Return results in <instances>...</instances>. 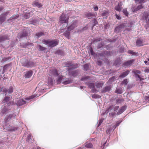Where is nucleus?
<instances>
[{
  "label": "nucleus",
  "instance_id": "nucleus-16",
  "mask_svg": "<svg viewBox=\"0 0 149 149\" xmlns=\"http://www.w3.org/2000/svg\"><path fill=\"white\" fill-rule=\"evenodd\" d=\"M8 111V110L6 107L5 106L2 107L1 110V112L0 113V114L1 116H3V115L6 114Z\"/></svg>",
  "mask_w": 149,
  "mask_h": 149
},
{
  "label": "nucleus",
  "instance_id": "nucleus-9",
  "mask_svg": "<svg viewBox=\"0 0 149 149\" xmlns=\"http://www.w3.org/2000/svg\"><path fill=\"white\" fill-rule=\"evenodd\" d=\"M111 85L106 86L101 90V92L102 93H104L106 92H109L111 90Z\"/></svg>",
  "mask_w": 149,
  "mask_h": 149
},
{
  "label": "nucleus",
  "instance_id": "nucleus-27",
  "mask_svg": "<svg viewBox=\"0 0 149 149\" xmlns=\"http://www.w3.org/2000/svg\"><path fill=\"white\" fill-rule=\"evenodd\" d=\"M33 6H36L38 8H40L42 6V5L39 2L36 1H35L33 3Z\"/></svg>",
  "mask_w": 149,
  "mask_h": 149
},
{
  "label": "nucleus",
  "instance_id": "nucleus-15",
  "mask_svg": "<svg viewBox=\"0 0 149 149\" xmlns=\"http://www.w3.org/2000/svg\"><path fill=\"white\" fill-rule=\"evenodd\" d=\"M109 13V12L108 10H104L103 12L101 14V15L102 16L104 17V19H107Z\"/></svg>",
  "mask_w": 149,
  "mask_h": 149
},
{
  "label": "nucleus",
  "instance_id": "nucleus-23",
  "mask_svg": "<svg viewBox=\"0 0 149 149\" xmlns=\"http://www.w3.org/2000/svg\"><path fill=\"white\" fill-rule=\"evenodd\" d=\"M110 51H105L101 53H99V55L100 56L103 57L105 56V55H108V54L110 55Z\"/></svg>",
  "mask_w": 149,
  "mask_h": 149
},
{
  "label": "nucleus",
  "instance_id": "nucleus-33",
  "mask_svg": "<svg viewBox=\"0 0 149 149\" xmlns=\"http://www.w3.org/2000/svg\"><path fill=\"white\" fill-rule=\"evenodd\" d=\"M52 74L54 76L57 77L58 75L59 74L57 70L56 69H54L52 71Z\"/></svg>",
  "mask_w": 149,
  "mask_h": 149
},
{
  "label": "nucleus",
  "instance_id": "nucleus-47",
  "mask_svg": "<svg viewBox=\"0 0 149 149\" xmlns=\"http://www.w3.org/2000/svg\"><path fill=\"white\" fill-rule=\"evenodd\" d=\"M121 29L118 27V26H116L114 29V32L118 33L120 32Z\"/></svg>",
  "mask_w": 149,
  "mask_h": 149
},
{
  "label": "nucleus",
  "instance_id": "nucleus-24",
  "mask_svg": "<svg viewBox=\"0 0 149 149\" xmlns=\"http://www.w3.org/2000/svg\"><path fill=\"white\" fill-rule=\"evenodd\" d=\"M71 31L67 28V30L64 33L63 35L67 38L69 39Z\"/></svg>",
  "mask_w": 149,
  "mask_h": 149
},
{
  "label": "nucleus",
  "instance_id": "nucleus-8",
  "mask_svg": "<svg viewBox=\"0 0 149 149\" xmlns=\"http://www.w3.org/2000/svg\"><path fill=\"white\" fill-rule=\"evenodd\" d=\"M29 34L28 31H23L20 32L18 35V38H23L27 37Z\"/></svg>",
  "mask_w": 149,
  "mask_h": 149
},
{
  "label": "nucleus",
  "instance_id": "nucleus-43",
  "mask_svg": "<svg viewBox=\"0 0 149 149\" xmlns=\"http://www.w3.org/2000/svg\"><path fill=\"white\" fill-rule=\"evenodd\" d=\"M63 79L62 77H61L60 76L58 77L57 80V82L58 84L60 83L61 81L62 82Z\"/></svg>",
  "mask_w": 149,
  "mask_h": 149
},
{
  "label": "nucleus",
  "instance_id": "nucleus-41",
  "mask_svg": "<svg viewBox=\"0 0 149 149\" xmlns=\"http://www.w3.org/2000/svg\"><path fill=\"white\" fill-rule=\"evenodd\" d=\"M44 33L42 32H38L36 34V36L37 37V38H39L41 36H43Z\"/></svg>",
  "mask_w": 149,
  "mask_h": 149
},
{
  "label": "nucleus",
  "instance_id": "nucleus-13",
  "mask_svg": "<svg viewBox=\"0 0 149 149\" xmlns=\"http://www.w3.org/2000/svg\"><path fill=\"white\" fill-rule=\"evenodd\" d=\"M89 87L92 89V91L93 93H96L97 92V90L95 88L94 83H91L86 84Z\"/></svg>",
  "mask_w": 149,
  "mask_h": 149
},
{
  "label": "nucleus",
  "instance_id": "nucleus-54",
  "mask_svg": "<svg viewBox=\"0 0 149 149\" xmlns=\"http://www.w3.org/2000/svg\"><path fill=\"white\" fill-rule=\"evenodd\" d=\"M115 9L117 11L120 12V11H121V8H120L119 6H118V5L116 6L115 8Z\"/></svg>",
  "mask_w": 149,
  "mask_h": 149
},
{
  "label": "nucleus",
  "instance_id": "nucleus-21",
  "mask_svg": "<svg viewBox=\"0 0 149 149\" xmlns=\"http://www.w3.org/2000/svg\"><path fill=\"white\" fill-rule=\"evenodd\" d=\"M19 16V15H14L11 17L8 20V21L12 22L15 21L16 19H17Z\"/></svg>",
  "mask_w": 149,
  "mask_h": 149
},
{
  "label": "nucleus",
  "instance_id": "nucleus-3",
  "mask_svg": "<svg viewBox=\"0 0 149 149\" xmlns=\"http://www.w3.org/2000/svg\"><path fill=\"white\" fill-rule=\"evenodd\" d=\"M68 17H67L65 14L63 13L60 16L59 22L61 24L63 23H66L67 26L68 23Z\"/></svg>",
  "mask_w": 149,
  "mask_h": 149
},
{
  "label": "nucleus",
  "instance_id": "nucleus-18",
  "mask_svg": "<svg viewBox=\"0 0 149 149\" xmlns=\"http://www.w3.org/2000/svg\"><path fill=\"white\" fill-rule=\"evenodd\" d=\"M126 109V107L124 106L121 107L117 113V114L119 115L123 113Z\"/></svg>",
  "mask_w": 149,
  "mask_h": 149
},
{
  "label": "nucleus",
  "instance_id": "nucleus-35",
  "mask_svg": "<svg viewBox=\"0 0 149 149\" xmlns=\"http://www.w3.org/2000/svg\"><path fill=\"white\" fill-rule=\"evenodd\" d=\"M18 129V128L15 127H11L8 129V130L10 132L15 131L17 130Z\"/></svg>",
  "mask_w": 149,
  "mask_h": 149
},
{
  "label": "nucleus",
  "instance_id": "nucleus-56",
  "mask_svg": "<svg viewBox=\"0 0 149 149\" xmlns=\"http://www.w3.org/2000/svg\"><path fill=\"white\" fill-rule=\"evenodd\" d=\"M10 58V57L4 58L2 59V61L3 62H5L9 60Z\"/></svg>",
  "mask_w": 149,
  "mask_h": 149
},
{
  "label": "nucleus",
  "instance_id": "nucleus-59",
  "mask_svg": "<svg viewBox=\"0 0 149 149\" xmlns=\"http://www.w3.org/2000/svg\"><path fill=\"white\" fill-rule=\"evenodd\" d=\"M30 23L34 25H36V20L35 19L32 20L30 21Z\"/></svg>",
  "mask_w": 149,
  "mask_h": 149
},
{
  "label": "nucleus",
  "instance_id": "nucleus-12",
  "mask_svg": "<svg viewBox=\"0 0 149 149\" xmlns=\"http://www.w3.org/2000/svg\"><path fill=\"white\" fill-rule=\"evenodd\" d=\"M72 80L71 79L65 78L63 79L62 83L64 85L69 84L72 82Z\"/></svg>",
  "mask_w": 149,
  "mask_h": 149
},
{
  "label": "nucleus",
  "instance_id": "nucleus-14",
  "mask_svg": "<svg viewBox=\"0 0 149 149\" xmlns=\"http://www.w3.org/2000/svg\"><path fill=\"white\" fill-rule=\"evenodd\" d=\"M68 72L69 75H71L73 77H75L77 76L79 72L78 70H76L72 71H70V70Z\"/></svg>",
  "mask_w": 149,
  "mask_h": 149
},
{
  "label": "nucleus",
  "instance_id": "nucleus-51",
  "mask_svg": "<svg viewBox=\"0 0 149 149\" xmlns=\"http://www.w3.org/2000/svg\"><path fill=\"white\" fill-rule=\"evenodd\" d=\"M85 146L87 148H91L93 146V145L91 143H88L86 144Z\"/></svg>",
  "mask_w": 149,
  "mask_h": 149
},
{
  "label": "nucleus",
  "instance_id": "nucleus-26",
  "mask_svg": "<svg viewBox=\"0 0 149 149\" xmlns=\"http://www.w3.org/2000/svg\"><path fill=\"white\" fill-rule=\"evenodd\" d=\"M136 45L139 47L143 45V43L141 39H138L136 42Z\"/></svg>",
  "mask_w": 149,
  "mask_h": 149
},
{
  "label": "nucleus",
  "instance_id": "nucleus-34",
  "mask_svg": "<svg viewBox=\"0 0 149 149\" xmlns=\"http://www.w3.org/2000/svg\"><path fill=\"white\" fill-rule=\"evenodd\" d=\"M115 93L118 94H122L123 93L122 88H117L115 91Z\"/></svg>",
  "mask_w": 149,
  "mask_h": 149
},
{
  "label": "nucleus",
  "instance_id": "nucleus-29",
  "mask_svg": "<svg viewBox=\"0 0 149 149\" xmlns=\"http://www.w3.org/2000/svg\"><path fill=\"white\" fill-rule=\"evenodd\" d=\"M6 19V17L4 14H3L0 16V22H3Z\"/></svg>",
  "mask_w": 149,
  "mask_h": 149
},
{
  "label": "nucleus",
  "instance_id": "nucleus-17",
  "mask_svg": "<svg viewBox=\"0 0 149 149\" xmlns=\"http://www.w3.org/2000/svg\"><path fill=\"white\" fill-rule=\"evenodd\" d=\"M9 37L8 35H5L0 36V43L3 42L6 40H8Z\"/></svg>",
  "mask_w": 149,
  "mask_h": 149
},
{
  "label": "nucleus",
  "instance_id": "nucleus-46",
  "mask_svg": "<svg viewBox=\"0 0 149 149\" xmlns=\"http://www.w3.org/2000/svg\"><path fill=\"white\" fill-rule=\"evenodd\" d=\"M133 73H134V74H140L141 73V72L139 70H135L132 71Z\"/></svg>",
  "mask_w": 149,
  "mask_h": 149
},
{
  "label": "nucleus",
  "instance_id": "nucleus-31",
  "mask_svg": "<svg viewBox=\"0 0 149 149\" xmlns=\"http://www.w3.org/2000/svg\"><path fill=\"white\" fill-rule=\"evenodd\" d=\"M71 67L69 68H68V71H69L71 70H73L77 68L78 67L77 65H74L73 63L72 65L71 66Z\"/></svg>",
  "mask_w": 149,
  "mask_h": 149
},
{
  "label": "nucleus",
  "instance_id": "nucleus-20",
  "mask_svg": "<svg viewBox=\"0 0 149 149\" xmlns=\"http://www.w3.org/2000/svg\"><path fill=\"white\" fill-rule=\"evenodd\" d=\"M129 72L130 71L129 70H127V71L121 73L119 76V77L120 78H123L127 76L129 74Z\"/></svg>",
  "mask_w": 149,
  "mask_h": 149
},
{
  "label": "nucleus",
  "instance_id": "nucleus-48",
  "mask_svg": "<svg viewBox=\"0 0 149 149\" xmlns=\"http://www.w3.org/2000/svg\"><path fill=\"white\" fill-rule=\"evenodd\" d=\"M37 46L39 47V50L40 51H44L46 49L45 48L42 46L40 45H38Z\"/></svg>",
  "mask_w": 149,
  "mask_h": 149
},
{
  "label": "nucleus",
  "instance_id": "nucleus-63",
  "mask_svg": "<svg viewBox=\"0 0 149 149\" xmlns=\"http://www.w3.org/2000/svg\"><path fill=\"white\" fill-rule=\"evenodd\" d=\"M104 119H101L99 120V122L98 125V127H99L101 124L103 122Z\"/></svg>",
  "mask_w": 149,
  "mask_h": 149
},
{
  "label": "nucleus",
  "instance_id": "nucleus-52",
  "mask_svg": "<svg viewBox=\"0 0 149 149\" xmlns=\"http://www.w3.org/2000/svg\"><path fill=\"white\" fill-rule=\"evenodd\" d=\"M128 83L127 80V79H124L121 83L122 85L124 84L125 85H127Z\"/></svg>",
  "mask_w": 149,
  "mask_h": 149
},
{
  "label": "nucleus",
  "instance_id": "nucleus-50",
  "mask_svg": "<svg viewBox=\"0 0 149 149\" xmlns=\"http://www.w3.org/2000/svg\"><path fill=\"white\" fill-rule=\"evenodd\" d=\"M48 84L49 85H52L53 84V80L51 78H49L48 80Z\"/></svg>",
  "mask_w": 149,
  "mask_h": 149
},
{
  "label": "nucleus",
  "instance_id": "nucleus-64",
  "mask_svg": "<svg viewBox=\"0 0 149 149\" xmlns=\"http://www.w3.org/2000/svg\"><path fill=\"white\" fill-rule=\"evenodd\" d=\"M116 113L115 112H112L111 113H109V115L110 116H111L112 117H114L116 115Z\"/></svg>",
  "mask_w": 149,
  "mask_h": 149
},
{
  "label": "nucleus",
  "instance_id": "nucleus-55",
  "mask_svg": "<svg viewBox=\"0 0 149 149\" xmlns=\"http://www.w3.org/2000/svg\"><path fill=\"white\" fill-rule=\"evenodd\" d=\"M56 53L58 55H62L63 54V52L62 50H58L57 51Z\"/></svg>",
  "mask_w": 149,
  "mask_h": 149
},
{
  "label": "nucleus",
  "instance_id": "nucleus-2",
  "mask_svg": "<svg viewBox=\"0 0 149 149\" xmlns=\"http://www.w3.org/2000/svg\"><path fill=\"white\" fill-rule=\"evenodd\" d=\"M46 85L44 84L43 85V86H45V87H42L41 88V90L39 91V93H38L37 94H34L33 95H32L31 96H30L29 98H26V100H29L31 99H32L34 98L35 97H37L41 95V93H43L46 91Z\"/></svg>",
  "mask_w": 149,
  "mask_h": 149
},
{
  "label": "nucleus",
  "instance_id": "nucleus-19",
  "mask_svg": "<svg viewBox=\"0 0 149 149\" xmlns=\"http://www.w3.org/2000/svg\"><path fill=\"white\" fill-rule=\"evenodd\" d=\"M134 59L130 60L125 62L123 64V65L126 66H129L132 65V63L134 62Z\"/></svg>",
  "mask_w": 149,
  "mask_h": 149
},
{
  "label": "nucleus",
  "instance_id": "nucleus-32",
  "mask_svg": "<svg viewBox=\"0 0 149 149\" xmlns=\"http://www.w3.org/2000/svg\"><path fill=\"white\" fill-rule=\"evenodd\" d=\"M104 45V42H102L98 44L97 48V49H101L102 48Z\"/></svg>",
  "mask_w": 149,
  "mask_h": 149
},
{
  "label": "nucleus",
  "instance_id": "nucleus-57",
  "mask_svg": "<svg viewBox=\"0 0 149 149\" xmlns=\"http://www.w3.org/2000/svg\"><path fill=\"white\" fill-rule=\"evenodd\" d=\"M139 10L138 9L137 7H133L132 8V11L134 12H136L137 11Z\"/></svg>",
  "mask_w": 149,
  "mask_h": 149
},
{
  "label": "nucleus",
  "instance_id": "nucleus-49",
  "mask_svg": "<svg viewBox=\"0 0 149 149\" xmlns=\"http://www.w3.org/2000/svg\"><path fill=\"white\" fill-rule=\"evenodd\" d=\"M89 49L91 54L93 56H94L95 53L94 52L93 48L91 47L89 48Z\"/></svg>",
  "mask_w": 149,
  "mask_h": 149
},
{
  "label": "nucleus",
  "instance_id": "nucleus-10",
  "mask_svg": "<svg viewBox=\"0 0 149 149\" xmlns=\"http://www.w3.org/2000/svg\"><path fill=\"white\" fill-rule=\"evenodd\" d=\"M15 115L14 114H10L6 116L4 119V123H6L10 121L12 118H15Z\"/></svg>",
  "mask_w": 149,
  "mask_h": 149
},
{
  "label": "nucleus",
  "instance_id": "nucleus-30",
  "mask_svg": "<svg viewBox=\"0 0 149 149\" xmlns=\"http://www.w3.org/2000/svg\"><path fill=\"white\" fill-rule=\"evenodd\" d=\"M10 66V65L9 64H6L2 68V69H3V70L1 73L2 74H3L4 72H5V71L7 70L8 68Z\"/></svg>",
  "mask_w": 149,
  "mask_h": 149
},
{
  "label": "nucleus",
  "instance_id": "nucleus-45",
  "mask_svg": "<svg viewBox=\"0 0 149 149\" xmlns=\"http://www.w3.org/2000/svg\"><path fill=\"white\" fill-rule=\"evenodd\" d=\"M125 23H122L120 24L118 26V27H119L120 29H122L124 28L126 25H125Z\"/></svg>",
  "mask_w": 149,
  "mask_h": 149
},
{
  "label": "nucleus",
  "instance_id": "nucleus-58",
  "mask_svg": "<svg viewBox=\"0 0 149 149\" xmlns=\"http://www.w3.org/2000/svg\"><path fill=\"white\" fill-rule=\"evenodd\" d=\"M116 102L118 103H121L123 100V99L118 98L116 100Z\"/></svg>",
  "mask_w": 149,
  "mask_h": 149
},
{
  "label": "nucleus",
  "instance_id": "nucleus-61",
  "mask_svg": "<svg viewBox=\"0 0 149 149\" xmlns=\"http://www.w3.org/2000/svg\"><path fill=\"white\" fill-rule=\"evenodd\" d=\"M31 136L30 134H28L26 139V141H29L31 139Z\"/></svg>",
  "mask_w": 149,
  "mask_h": 149
},
{
  "label": "nucleus",
  "instance_id": "nucleus-38",
  "mask_svg": "<svg viewBox=\"0 0 149 149\" xmlns=\"http://www.w3.org/2000/svg\"><path fill=\"white\" fill-rule=\"evenodd\" d=\"M84 70L85 71H87L89 69V65L88 64L86 63L83 65Z\"/></svg>",
  "mask_w": 149,
  "mask_h": 149
},
{
  "label": "nucleus",
  "instance_id": "nucleus-22",
  "mask_svg": "<svg viewBox=\"0 0 149 149\" xmlns=\"http://www.w3.org/2000/svg\"><path fill=\"white\" fill-rule=\"evenodd\" d=\"M33 72L31 70L27 72L25 75V77L26 78H30L33 74Z\"/></svg>",
  "mask_w": 149,
  "mask_h": 149
},
{
  "label": "nucleus",
  "instance_id": "nucleus-42",
  "mask_svg": "<svg viewBox=\"0 0 149 149\" xmlns=\"http://www.w3.org/2000/svg\"><path fill=\"white\" fill-rule=\"evenodd\" d=\"M113 108V105L109 106L108 108H107V109L105 113H106V114H107L109 112V111L110 110V111Z\"/></svg>",
  "mask_w": 149,
  "mask_h": 149
},
{
  "label": "nucleus",
  "instance_id": "nucleus-36",
  "mask_svg": "<svg viewBox=\"0 0 149 149\" xmlns=\"http://www.w3.org/2000/svg\"><path fill=\"white\" fill-rule=\"evenodd\" d=\"M10 99L9 97H5L3 100V103H7L8 102Z\"/></svg>",
  "mask_w": 149,
  "mask_h": 149
},
{
  "label": "nucleus",
  "instance_id": "nucleus-11",
  "mask_svg": "<svg viewBox=\"0 0 149 149\" xmlns=\"http://www.w3.org/2000/svg\"><path fill=\"white\" fill-rule=\"evenodd\" d=\"M15 103L17 106H19L24 104L26 103V101L22 99H17Z\"/></svg>",
  "mask_w": 149,
  "mask_h": 149
},
{
  "label": "nucleus",
  "instance_id": "nucleus-44",
  "mask_svg": "<svg viewBox=\"0 0 149 149\" xmlns=\"http://www.w3.org/2000/svg\"><path fill=\"white\" fill-rule=\"evenodd\" d=\"M102 40V39L100 38H96V39H94L93 40V42H98L100 41H101Z\"/></svg>",
  "mask_w": 149,
  "mask_h": 149
},
{
  "label": "nucleus",
  "instance_id": "nucleus-5",
  "mask_svg": "<svg viewBox=\"0 0 149 149\" xmlns=\"http://www.w3.org/2000/svg\"><path fill=\"white\" fill-rule=\"evenodd\" d=\"M58 44V41L56 40H52L50 41L47 40V45L48 47H54Z\"/></svg>",
  "mask_w": 149,
  "mask_h": 149
},
{
  "label": "nucleus",
  "instance_id": "nucleus-60",
  "mask_svg": "<svg viewBox=\"0 0 149 149\" xmlns=\"http://www.w3.org/2000/svg\"><path fill=\"white\" fill-rule=\"evenodd\" d=\"M145 0H139L137 4H141L142 3H145Z\"/></svg>",
  "mask_w": 149,
  "mask_h": 149
},
{
  "label": "nucleus",
  "instance_id": "nucleus-40",
  "mask_svg": "<svg viewBox=\"0 0 149 149\" xmlns=\"http://www.w3.org/2000/svg\"><path fill=\"white\" fill-rule=\"evenodd\" d=\"M92 21H93V22L92 23L93 26L92 28V29L94 26H95L98 24V22L96 21L95 19H94Z\"/></svg>",
  "mask_w": 149,
  "mask_h": 149
},
{
  "label": "nucleus",
  "instance_id": "nucleus-62",
  "mask_svg": "<svg viewBox=\"0 0 149 149\" xmlns=\"http://www.w3.org/2000/svg\"><path fill=\"white\" fill-rule=\"evenodd\" d=\"M97 64L98 65L100 66L102 63V62L101 61L98 60L97 61Z\"/></svg>",
  "mask_w": 149,
  "mask_h": 149
},
{
  "label": "nucleus",
  "instance_id": "nucleus-25",
  "mask_svg": "<svg viewBox=\"0 0 149 149\" xmlns=\"http://www.w3.org/2000/svg\"><path fill=\"white\" fill-rule=\"evenodd\" d=\"M85 15L88 19H91L95 16V15L92 13L89 12L86 13Z\"/></svg>",
  "mask_w": 149,
  "mask_h": 149
},
{
  "label": "nucleus",
  "instance_id": "nucleus-7",
  "mask_svg": "<svg viewBox=\"0 0 149 149\" xmlns=\"http://www.w3.org/2000/svg\"><path fill=\"white\" fill-rule=\"evenodd\" d=\"M142 18L143 20L147 24H149V13L147 12H144Z\"/></svg>",
  "mask_w": 149,
  "mask_h": 149
},
{
  "label": "nucleus",
  "instance_id": "nucleus-37",
  "mask_svg": "<svg viewBox=\"0 0 149 149\" xmlns=\"http://www.w3.org/2000/svg\"><path fill=\"white\" fill-rule=\"evenodd\" d=\"M73 64L72 62L71 61H68L65 63V66L66 67H70Z\"/></svg>",
  "mask_w": 149,
  "mask_h": 149
},
{
  "label": "nucleus",
  "instance_id": "nucleus-4",
  "mask_svg": "<svg viewBox=\"0 0 149 149\" xmlns=\"http://www.w3.org/2000/svg\"><path fill=\"white\" fill-rule=\"evenodd\" d=\"M0 91L2 92L3 93H5V95H9L13 92V88L12 87H10L8 90L6 88H1L0 89Z\"/></svg>",
  "mask_w": 149,
  "mask_h": 149
},
{
  "label": "nucleus",
  "instance_id": "nucleus-1",
  "mask_svg": "<svg viewBox=\"0 0 149 149\" xmlns=\"http://www.w3.org/2000/svg\"><path fill=\"white\" fill-rule=\"evenodd\" d=\"M21 63L23 66L27 68H31L34 66V63L33 61L26 59H22Z\"/></svg>",
  "mask_w": 149,
  "mask_h": 149
},
{
  "label": "nucleus",
  "instance_id": "nucleus-28",
  "mask_svg": "<svg viewBox=\"0 0 149 149\" xmlns=\"http://www.w3.org/2000/svg\"><path fill=\"white\" fill-rule=\"evenodd\" d=\"M127 53L128 54H132L133 56H138L139 55V54L138 52H134L133 51L129 50L128 51Z\"/></svg>",
  "mask_w": 149,
  "mask_h": 149
},
{
  "label": "nucleus",
  "instance_id": "nucleus-39",
  "mask_svg": "<svg viewBox=\"0 0 149 149\" xmlns=\"http://www.w3.org/2000/svg\"><path fill=\"white\" fill-rule=\"evenodd\" d=\"M103 84L100 82H96L95 83V86L97 88H99L102 87L103 85Z\"/></svg>",
  "mask_w": 149,
  "mask_h": 149
},
{
  "label": "nucleus",
  "instance_id": "nucleus-53",
  "mask_svg": "<svg viewBox=\"0 0 149 149\" xmlns=\"http://www.w3.org/2000/svg\"><path fill=\"white\" fill-rule=\"evenodd\" d=\"M123 12L124 14V15H125L127 16L129 14L128 13L127 11V10L126 9H124L123 10Z\"/></svg>",
  "mask_w": 149,
  "mask_h": 149
},
{
  "label": "nucleus",
  "instance_id": "nucleus-6",
  "mask_svg": "<svg viewBox=\"0 0 149 149\" xmlns=\"http://www.w3.org/2000/svg\"><path fill=\"white\" fill-rule=\"evenodd\" d=\"M77 20L73 21L70 23L67 28L68 29H69L70 31L73 30L75 27L77 26Z\"/></svg>",
  "mask_w": 149,
  "mask_h": 149
}]
</instances>
